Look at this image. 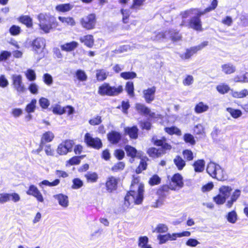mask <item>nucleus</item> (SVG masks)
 Masks as SVG:
<instances>
[{"label":"nucleus","mask_w":248,"mask_h":248,"mask_svg":"<svg viewBox=\"0 0 248 248\" xmlns=\"http://www.w3.org/2000/svg\"><path fill=\"white\" fill-rule=\"evenodd\" d=\"M139 179H134L131 184V190L124 198V206L128 207L131 204H140L143 198L144 186L139 184Z\"/></svg>","instance_id":"1"},{"label":"nucleus","mask_w":248,"mask_h":248,"mask_svg":"<svg viewBox=\"0 0 248 248\" xmlns=\"http://www.w3.org/2000/svg\"><path fill=\"white\" fill-rule=\"evenodd\" d=\"M40 28L45 33H48L58 26L56 18L49 13H41L37 16Z\"/></svg>","instance_id":"2"},{"label":"nucleus","mask_w":248,"mask_h":248,"mask_svg":"<svg viewBox=\"0 0 248 248\" xmlns=\"http://www.w3.org/2000/svg\"><path fill=\"white\" fill-rule=\"evenodd\" d=\"M207 173L213 178L218 180H223L225 178V173L220 166L213 162H210L206 168Z\"/></svg>","instance_id":"3"},{"label":"nucleus","mask_w":248,"mask_h":248,"mask_svg":"<svg viewBox=\"0 0 248 248\" xmlns=\"http://www.w3.org/2000/svg\"><path fill=\"white\" fill-rule=\"evenodd\" d=\"M123 91L122 86L111 87L109 84L105 83L99 87L98 93L101 95L115 96L121 93Z\"/></svg>","instance_id":"4"},{"label":"nucleus","mask_w":248,"mask_h":248,"mask_svg":"<svg viewBox=\"0 0 248 248\" xmlns=\"http://www.w3.org/2000/svg\"><path fill=\"white\" fill-rule=\"evenodd\" d=\"M82 27L87 30L93 29L96 24V16L93 14H91L85 16L80 20Z\"/></svg>","instance_id":"5"},{"label":"nucleus","mask_w":248,"mask_h":248,"mask_svg":"<svg viewBox=\"0 0 248 248\" xmlns=\"http://www.w3.org/2000/svg\"><path fill=\"white\" fill-rule=\"evenodd\" d=\"M12 78L14 87L17 92L19 94L24 93L26 89L22 82V76L18 75H13Z\"/></svg>","instance_id":"6"},{"label":"nucleus","mask_w":248,"mask_h":248,"mask_svg":"<svg viewBox=\"0 0 248 248\" xmlns=\"http://www.w3.org/2000/svg\"><path fill=\"white\" fill-rule=\"evenodd\" d=\"M73 145L74 142L72 140H65L59 145L57 149V153L60 155H65L71 152Z\"/></svg>","instance_id":"7"},{"label":"nucleus","mask_w":248,"mask_h":248,"mask_svg":"<svg viewBox=\"0 0 248 248\" xmlns=\"http://www.w3.org/2000/svg\"><path fill=\"white\" fill-rule=\"evenodd\" d=\"M84 140L88 146L96 149H99L102 146L101 140L98 138H93L89 133H86L85 134Z\"/></svg>","instance_id":"8"},{"label":"nucleus","mask_w":248,"mask_h":248,"mask_svg":"<svg viewBox=\"0 0 248 248\" xmlns=\"http://www.w3.org/2000/svg\"><path fill=\"white\" fill-rule=\"evenodd\" d=\"M119 178L113 176H110L107 178L106 182V189L108 192H112L115 191L118 186Z\"/></svg>","instance_id":"9"},{"label":"nucleus","mask_w":248,"mask_h":248,"mask_svg":"<svg viewBox=\"0 0 248 248\" xmlns=\"http://www.w3.org/2000/svg\"><path fill=\"white\" fill-rule=\"evenodd\" d=\"M171 182L173 184L170 185V188L171 190H175L183 187L184 183L183 177L179 173L174 174L171 178Z\"/></svg>","instance_id":"10"},{"label":"nucleus","mask_w":248,"mask_h":248,"mask_svg":"<svg viewBox=\"0 0 248 248\" xmlns=\"http://www.w3.org/2000/svg\"><path fill=\"white\" fill-rule=\"evenodd\" d=\"M156 88L153 86L143 91V97L147 103H150L155 100Z\"/></svg>","instance_id":"11"},{"label":"nucleus","mask_w":248,"mask_h":248,"mask_svg":"<svg viewBox=\"0 0 248 248\" xmlns=\"http://www.w3.org/2000/svg\"><path fill=\"white\" fill-rule=\"evenodd\" d=\"M26 193L28 195H31L34 197L39 202H44V198L42 194L38 188L34 185H31L29 189L26 192Z\"/></svg>","instance_id":"12"},{"label":"nucleus","mask_w":248,"mask_h":248,"mask_svg":"<svg viewBox=\"0 0 248 248\" xmlns=\"http://www.w3.org/2000/svg\"><path fill=\"white\" fill-rule=\"evenodd\" d=\"M157 239L159 241V244L162 245L168 241L176 240L177 239L176 233H167L164 235L159 234L157 236Z\"/></svg>","instance_id":"13"},{"label":"nucleus","mask_w":248,"mask_h":248,"mask_svg":"<svg viewBox=\"0 0 248 248\" xmlns=\"http://www.w3.org/2000/svg\"><path fill=\"white\" fill-rule=\"evenodd\" d=\"M152 141L155 145L161 146L160 149H163L164 152L170 150L171 149V146L166 142V139L163 138L162 139L158 140L156 137H154L152 138Z\"/></svg>","instance_id":"14"},{"label":"nucleus","mask_w":248,"mask_h":248,"mask_svg":"<svg viewBox=\"0 0 248 248\" xmlns=\"http://www.w3.org/2000/svg\"><path fill=\"white\" fill-rule=\"evenodd\" d=\"M45 40L42 38H37L32 43L34 50L37 52H42L45 46Z\"/></svg>","instance_id":"15"},{"label":"nucleus","mask_w":248,"mask_h":248,"mask_svg":"<svg viewBox=\"0 0 248 248\" xmlns=\"http://www.w3.org/2000/svg\"><path fill=\"white\" fill-rule=\"evenodd\" d=\"M208 45V42L205 41L202 43L201 44L197 46L192 47L189 49H187L185 57L186 58H190L194 54L196 53L198 51L201 50Z\"/></svg>","instance_id":"16"},{"label":"nucleus","mask_w":248,"mask_h":248,"mask_svg":"<svg viewBox=\"0 0 248 248\" xmlns=\"http://www.w3.org/2000/svg\"><path fill=\"white\" fill-rule=\"evenodd\" d=\"M201 16H193L190 19L189 26L191 28L197 31H202V23L200 17Z\"/></svg>","instance_id":"17"},{"label":"nucleus","mask_w":248,"mask_h":248,"mask_svg":"<svg viewBox=\"0 0 248 248\" xmlns=\"http://www.w3.org/2000/svg\"><path fill=\"white\" fill-rule=\"evenodd\" d=\"M53 197L62 207L66 208L68 206L69 200L67 196L62 194H59L54 195Z\"/></svg>","instance_id":"18"},{"label":"nucleus","mask_w":248,"mask_h":248,"mask_svg":"<svg viewBox=\"0 0 248 248\" xmlns=\"http://www.w3.org/2000/svg\"><path fill=\"white\" fill-rule=\"evenodd\" d=\"M135 108L137 111L141 114L149 115L153 117L154 113H151L150 109L146 107L144 104L137 103L136 104Z\"/></svg>","instance_id":"19"},{"label":"nucleus","mask_w":248,"mask_h":248,"mask_svg":"<svg viewBox=\"0 0 248 248\" xmlns=\"http://www.w3.org/2000/svg\"><path fill=\"white\" fill-rule=\"evenodd\" d=\"M107 137L108 140L112 144L118 143L121 139L120 133L115 131L109 133Z\"/></svg>","instance_id":"20"},{"label":"nucleus","mask_w":248,"mask_h":248,"mask_svg":"<svg viewBox=\"0 0 248 248\" xmlns=\"http://www.w3.org/2000/svg\"><path fill=\"white\" fill-rule=\"evenodd\" d=\"M204 13L202 12L199 9H190L188 10L185 11L184 12H182L181 16L183 18H186L188 17L189 16H201L203 15Z\"/></svg>","instance_id":"21"},{"label":"nucleus","mask_w":248,"mask_h":248,"mask_svg":"<svg viewBox=\"0 0 248 248\" xmlns=\"http://www.w3.org/2000/svg\"><path fill=\"white\" fill-rule=\"evenodd\" d=\"M163 149L156 148L154 147L150 148L148 149L147 153L148 155L152 157H159L165 154V152Z\"/></svg>","instance_id":"22"},{"label":"nucleus","mask_w":248,"mask_h":248,"mask_svg":"<svg viewBox=\"0 0 248 248\" xmlns=\"http://www.w3.org/2000/svg\"><path fill=\"white\" fill-rule=\"evenodd\" d=\"M78 46V42L72 41L70 43H67L61 46V48L62 50L65 51H71L76 48Z\"/></svg>","instance_id":"23"},{"label":"nucleus","mask_w":248,"mask_h":248,"mask_svg":"<svg viewBox=\"0 0 248 248\" xmlns=\"http://www.w3.org/2000/svg\"><path fill=\"white\" fill-rule=\"evenodd\" d=\"M19 195L16 193H5V203L12 201L14 202H17L20 201Z\"/></svg>","instance_id":"24"},{"label":"nucleus","mask_w":248,"mask_h":248,"mask_svg":"<svg viewBox=\"0 0 248 248\" xmlns=\"http://www.w3.org/2000/svg\"><path fill=\"white\" fill-rule=\"evenodd\" d=\"M79 40L81 43H84L85 45L89 47H92L93 45V38L91 35H87L81 37L79 38Z\"/></svg>","instance_id":"25"},{"label":"nucleus","mask_w":248,"mask_h":248,"mask_svg":"<svg viewBox=\"0 0 248 248\" xmlns=\"http://www.w3.org/2000/svg\"><path fill=\"white\" fill-rule=\"evenodd\" d=\"M148 243L149 239L147 236H140L138 239V246L140 248H153Z\"/></svg>","instance_id":"26"},{"label":"nucleus","mask_w":248,"mask_h":248,"mask_svg":"<svg viewBox=\"0 0 248 248\" xmlns=\"http://www.w3.org/2000/svg\"><path fill=\"white\" fill-rule=\"evenodd\" d=\"M125 133L129 136L132 139H137L138 137V129L136 126L132 127H125L124 128Z\"/></svg>","instance_id":"27"},{"label":"nucleus","mask_w":248,"mask_h":248,"mask_svg":"<svg viewBox=\"0 0 248 248\" xmlns=\"http://www.w3.org/2000/svg\"><path fill=\"white\" fill-rule=\"evenodd\" d=\"M194 170L196 172H201L204 169L205 161L202 159L196 161L193 164Z\"/></svg>","instance_id":"28"},{"label":"nucleus","mask_w":248,"mask_h":248,"mask_svg":"<svg viewBox=\"0 0 248 248\" xmlns=\"http://www.w3.org/2000/svg\"><path fill=\"white\" fill-rule=\"evenodd\" d=\"M231 94L234 98H242L248 95V91L247 89H243L240 91H236L232 90Z\"/></svg>","instance_id":"29"},{"label":"nucleus","mask_w":248,"mask_h":248,"mask_svg":"<svg viewBox=\"0 0 248 248\" xmlns=\"http://www.w3.org/2000/svg\"><path fill=\"white\" fill-rule=\"evenodd\" d=\"M73 7V5L70 3L61 4L58 5L55 9L58 12H67L71 10Z\"/></svg>","instance_id":"30"},{"label":"nucleus","mask_w":248,"mask_h":248,"mask_svg":"<svg viewBox=\"0 0 248 248\" xmlns=\"http://www.w3.org/2000/svg\"><path fill=\"white\" fill-rule=\"evenodd\" d=\"M54 137V134L50 131L45 132L41 138V142L45 144L46 142L51 141Z\"/></svg>","instance_id":"31"},{"label":"nucleus","mask_w":248,"mask_h":248,"mask_svg":"<svg viewBox=\"0 0 248 248\" xmlns=\"http://www.w3.org/2000/svg\"><path fill=\"white\" fill-rule=\"evenodd\" d=\"M174 164L179 170H182L186 166L185 161L179 155H177L173 159Z\"/></svg>","instance_id":"32"},{"label":"nucleus","mask_w":248,"mask_h":248,"mask_svg":"<svg viewBox=\"0 0 248 248\" xmlns=\"http://www.w3.org/2000/svg\"><path fill=\"white\" fill-rule=\"evenodd\" d=\"M169 230V228L166 224L163 223L158 224L155 229L153 230V232H156L161 234V233H166Z\"/></svg>","instance_id":"33"},{"label":"nucleus","mask_w":248,"mask_h":248,"mask_svg":"<svg viewBox=\"0 0 248 248\" xmlns=\"http://www.w3.org/2000/svg\"><path fill=\"white\" fill-rule=\"evenodd\" d=\"M209 109V106L203 102L199 103L195 107V111L197 113H201L205 112Z\"/></svg>","instance_id":"34"},{"label":"nucleus","mask_w":248,"mask_h":248,"mask_svg":"<svg viewBox=\"0 0 248 248\" xmlns=\"http://www.w3.org/2000/svg\"><path fill=\"white\" fill-rule=\"evenodd\" d=\"M37 100L35 99L31 100V102L27 104L25 108V111L28 113H33L35 111L36 108Z\"/></svg>","instance_id":"35"},{"label":"nucleus","mask_w":248,"mask_h":248,"mask_svg":"<svg viewBox=\"0 0 248 248\" xmlns=\"http://www.w3.org/2000/svg\"><path fill=\"white\" fill-rule=\"evenodd\" d=\"M58 19L60 21L66 25L73 26L76 24L75 20L73 17H71L59 16Z\"/></svg>","instance_id":"36"},{"label":"nucleus","mask_w":248,"mask_h":248,"mask_svg":"<svg viewBox=\"0 0 248 248\" xmlns=\"http://www.w3.org/2000/svg\"><path fill=\"white\" fill-rule=\"evenodd\" d=\"M19 21L26 25L28 28L32 26V19L28 16H23L19 18Z\"/></svg>","instance_id":"37"},{"label":"nucleus","mask_w":248,"mask_h":248,"mask_svg":"<svg viewBox=\"0 0 248 248\" xmlns=\"http://www.w3.org/2000/svg\"><path fill=\"white\" fill-rule=\"evenodd\" d=\"M216 89L219 93L224 94L231 90L230 87L224 83H221L217 86Z\"/></svg>","instance_id":"38"},{"label":"nucleus","mask_w":248,"mask_h":248,"mask_svg":"<svg viewBox=\"0 0 248 248\" xmlns=\"http://www.w3.org/2000/svg\"><path fill=\"white\" fill-rule=\"evenodd\" d=\"M131 49V47L129 45H124L115 50L114 55L115 56H120L121 54L130 51Z\"/></svg>","instance_id":"39"},{"label":"nucleus","mask_w":248,"mask_h":248,"mask_svg":"<svg viewBox=\"0 0 248 248\" xmlns=\"http://www.w3.org/2000/svg\"><path fill=\"white\" fill-rule=\"evenodd\" d=\"M232 190V188L227 186H223L219 188L220 194L226 199L230 196Z\"/></svg>","instance_id":"40"},{"label":"nucleus","mask_w":248,"mask_h":248,"mask_svg":"<svg viewBox=\"0 0 248 248\" xmlns=\"http://www.w3.org/2000/svg\"><path fill=\"white\" fill-rule=\"evenodd\" d=\"M85 177L88 182H96L98 178V174L96 172H88Z\"/></svg>","instance_id":"41"},{"label":"nucleus","mask_w":248,"mask_h":248,"mask_svg":"<svg viewBox=\"0 0 248 248\" xmlns=\"http://www.w3.org/2000/svg\"><path fill=\"white\" fill-rule=\"evenodd\" d=\"M124 149L128 156H130L132 158L137 156V151L135 148L130 145H126Z\"/></svg>","instance_id":"42"},{"label":"nucleus","mask_w":248,"mask_h":248,"mask_svg":"<svg viewBox=\"0 0 248 248\" xmlns=\"http://www.w3.org/2000/svg\"><path fill=\"white\" fill-rule=\"evenodd\" d=\"M60 183L59 179H56L52 182H50L48 180H43L39 184V186L43 188V186H48L49 187L54 186L58 185Z\"/></svg>","instance_id":"43"},{"label":"nucleus","mask_w":248,"mask_h":248,"mask_svg":"<svg viewBox=\"0 0 248 248\" xmlns=\"http://www.w3.org/2000/svg\"><path fill=\"white\" fill-rule=\"evenodd\" d=\"M222 71L226 74H230L233 73L235 68L230 63H226L222 65Z\"/></svg>","instance_id":"44"},{"label":"nucleus","mask_w":248,"mask_h":248,"mask_svg":"<svg viewBox=\"0 0 248 248\" xmlns=\"http://www.w3.org/2000/svg\"><path fill=\"white\" fill-rule=\"evenodd\" d=\"M168 38V31H166L165 32H155L154 36L152 37V39L154 41H160L164 38Z\"/></svg>","instance_id":"45"},{"label":"nucleus","mask_w":248,"mask_h":248,"mask_svg":"<svg viewBox=\"0 0 248 248\" xmlns=\"http://www.w3.org/2000/svg\"><path fill=\"white\" fill-rule=\"evenodd\" d=\"M168 38H170L173 41L179 40L181 37L179 33L174 30L168 31Z\"/></svg>","instance_id":"46"},{"label":"nucleus","mask_w":248,"mask_h":248,"mask_svg":"<svg viewBox=\"0 0 248 248\" xmlns=\"http://www.w3.org/2000/svg\"><path fill=\"white\" fill-rule=\"evenodd\" d=\"M165 131L170 135L176 134L177 135H181V131L177 127L175 126H172L170 127H166L165 128Z\"/></svg>","instance_id":"47"},{"label":"nucleus","mask_w":248,"mask_h":248,"mask_svg":"<svg viewBox=\"0 0 248 248\" xmlns=\"http://www.w3.org/2000/svg\"><path fill=\"white\" fill-rule=\"evenodd\" d=\"M108 76V74L104 70H98L96 71V77L98 81L105 80Z\"/></svg>","instance_id":"48"},{"label":"nucleus","mask_w":248,"mask_h":248,"mask_svg":"<svg viewBox=\"0 0 248 248\" xmlns=\"http://www.w3.org/2000/svg\"><path fill=\"white\" fill-rule=\"evenodd\" d=\"M25 76L29 81H34L36 79V74L35 72L31 69H28L25 72Z\"/></svg>","instance_id":"49"},{"label":"nucleus","mask_w":248,"mask_h":248,"mask_svg":"<svg viewBox=\"0 0 248 248\" xmlns=\"http://www.w3.org/2000/svg\"><path fill=\"white\" fill-rule=\"evenodd\" d=\"M125 90L129 95L131 96H134V84L133 82L128 81L126 83L125 86Z\"/></svg>","instance_id":"50"},{"label":"nucleus","mask_w":248,"mask_h":248,"mask_svg":"<svg viewBox=\"0 0 248 248\" xmlns=\"http://www.w3.org/2000/svg\"><path fill=\"white\" fill-rule=\"evenodd\" d=\"M227 110L234 118H237L242 115L241 111L238 109H234L233 108H227Z\"/></svg>","instance_id":"51"},{"label":"nucleus","mask_w":248,"mask_h":248,"mask_svg":"<svg viewBox=\"0 0 248 248\" xmlns=\"http://www.w3.org/2000/svg\"><path fill=\"white\" fill-rule=\"evenodd\" d=\"M227 218L228 221L232 223H235L237 220V214L234 211L229 212L227 216Z\"/></svg>","instance_id":"52"},{"label":"nucleus","mask_w":248,"mask_h":248,"mask_svg":"<svg viewBox=\"0 0 248 248\" xmlns=\"http://www.w3.org/2000/svg\"><path fill=\"white\" fill-rule=\"evenodd\" d=\"M183 155L187 161H191L194 158L193 154L191 150H185L183 152Z\"/></svg>","instance_id":"53"},{"label":"nucleus","mask_w":248,"mask_h":248,"mask_svg":"<svg viewBox=\"0 0 248 248\" xmlns=\"http://www.w3.org/2000/svg\"><path fill=\"white\" fill-rule=\"evenodd\" d=\"M160 178L157 175L155 174L149 179V184L151 186H154L160 184Z\"/></svg>","instance_id":"54"},{"label":"nucleus","mask_w":248,"mask_h":248,"mask_svg":"<svg viewBox=\"0 0 248 248\" xmlns=\"http://www.w3.org/2000/svg\"><path fill=\"white\" fill-rule=\"evenodd\" d=\"M136 74L133 72H123L121 74V76L125 79H133L136 77Z\"/></svg>","instance_id":"55"},{"label":"nucleus","mask_w":248,"mask_h":248,"mask_svg":"<svg viewBox=\"0 0 248 248\" xmlns=\"http://www.w3.org/2000/svg\"><path fill=\"white\" fill-rule=\"evenodd\" d=\"M21 31L20 28L16 25H13L9 29V32L11 35L16 36L19 34Z\"/></svg>","instance_id":"56"},{"label":"nucleus","mask_w":248,"mask_h":248,"mask_svg":"<svg viewBox=\"0 0 248 248\" xmlns=\"http://www.w3.org/2000/svg\"><path fill=\"white\" fill-rule=\"evenodd\" d=\"M184 139L186 142L189 143L191 145H194L195 144L194 137L190 134H186L184 136Z\"/></svg>","instance_id":"57"},{"label":"nucleus","mask_w":248,"mask_h":248,"mask_svg":"<svg viewBox=\"0 0 248 248\" xmlns=\"http://www.w3.org/2000/svg\"><path fill=\"white\" fill-rule=\"evenodd\" d=\"M125 166V164L123 162H119L115 164L111 168V170L113 171H118L123 170Z\"/></svg>","instance_id":"58"},{"label":"nucleus","mask_w":248,"mask_h":248,"mask_svg":"<svg viewBox=\"0 0 248 248\" xmlns=\"http://www.w3.org/2000/svg\"><path fill=\"white\" fill-rule=\"evenodd\" d=\"M121 14L123 15V21L124 23H127L128 21V18L130 16V12L129 10L122 9L121 10Z\"/></svg>","instance_id":"59"},{"label":"nucleus","mask_w":248,"mask_h":248,"mask_svg":"<svg viewBox=\"0 0 248 248\" xmlns=\"http://www.w3.org/2000/svg\"><path fill=\"white\" fill-rule=\"evenodd\" d=\"M28 90L31 93L37 94L38 93L39 87L36 83H32L29 85Z\"/></svg>","instance_id":"60"},{"label":"nucleus","mask_w":248,"mask_h":248,"mask_svg":"<svg viewBox=\"0 0 248 248\" xmlns=\"http://www.w3.org/2000/svg\"><path fill=\"white\" fill-rule=\"evenodd\" d=\"M39 103L40 106L44 109L47 108L50 104L49 101L44 97H41L39 100Z\"/></svg>","instance_id":"61"},{"label":"nucleus","mask_w":248,"mask_h":248,"mask_svg":"<svg viewBox=\"0 0 248 248\" xmlns=\"http://www.w3.org/2000/svg\"><path fill=\"white\" fill-rule=\"evenodd\" d=\"M77 78L80 81H85L87 77L83 71L78 70L76 72Z\"/></svg>","instance_id":"62"},{"label":"nucleus","mask_w":248,"mask_h":248,"mask_svg":"<svg viewBox=\"0 0 248 248\" xmlns=\"http://www.w3.org/2000/svg\"><path fill=\"white\" fill-rule=\"evenodd\" d=\"M43 80L44 82L48 86L51 85L53 83L52 77L49 74L46 73L44 75Z\"/></svg>","instance_id":"63"},{"label":"nucleus","mask_w":248,"mask_h":248,"mask_svg":"<svg viewBox=\"0 0 248 248\" xmlns=\"http://www.w3.org/2000/svg\"><path fill=\"white\" fill-rule=\"evenodd\" d=\"M102 122L101 117L99 116H97L93 118L89 121V124L92 125H96L99 124Z\"/></svg>","instance_id":"64"}]
</instances>
